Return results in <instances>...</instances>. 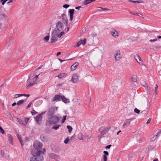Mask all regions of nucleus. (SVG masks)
Returning a JSON list of instances; mask_svg holds the SVG:
<instances>
[{"label": "nucleus", "mask_w": 161, "mask_h": 161, "mask_svg": "<svg viewBox=\"0 0 161 161\" xmlns=\"http://www.w3.org/2000/svg\"><path fill=\"white\" fill-rule=\"evenodd\" d=\"M48 119L46 121V125L47 126H50L51 125L56 124L59 121V118L56 115L48 117Z\"/></svg>", "instance_id": "1"}, {"label": "nucleus", "mask_w": 161, "mask_h": 161, "mask_svg": "<svg viewBox=\"0 0 161 161\" xmlns=\"http://www.w3.org/2000/svg\"><path fill=\"white\" fill-rule=\"evenodd\" d=\"M33 146L35 148V149L33 150L32 151H35L36 153L39 152L40 155L42 154H43L45 152L46 150L44 148L43 149V151L41 150L42 147V144L38 141H34L33 143Z\"/></svg>", "instance_id": "2"}, {"label": "nucleus", "mask_w": 161, "mask_h": 161, "mask_svg": "<svg viewBox=\"0 0 161 161\" xmlns=\"http://www.w3.org/2000/svg\"><path fill=\"white\" fill-rule=\"evenodd\" d=\"M39 152L37 153L35 151H32L31 154L33 156L30 158V161H43V157L39 155Z\"/></svg>", "instance_id": "3"}, {"label": "nucleus", "mask_w": 161, "mask_h": 161, "mask_svg": "<svg viewBox=\"0 0 161 161\" xmlns=\"http://www.w3.org/2000/svg\"><path fill=\"white\" fill-rule=\"evenodd\" d=\"M0 154L2 157L5 159H8L10 157L8 154V152L7 150L5 147H3V149L1 151Z\"/></svg>", "instance_id": "4"}, {"label": "nucleus", "mask_w": 161, "mask_h": 161, "mask_svg": "<svg viewBox=\"0 0 161 161\" xmlns=\"http://www.w3.org/2000/svg\"><path fill=\"white\" fill-rule=\"evenodd\" d=\"M52 37L51 38V43H53L57 41V38L58 37V33L56 30H54L52 32Z\"/></svg>", "instance_id": "5"}, {"label": "nucleus", "mask_w": 161, "mask_h": 161, "mask_svg": "<svg viewBox=\"0 0 161 161\" xmlns=\"http://www.w3.org/2000/svg\"><path fill=\"white\" fill-rule=\"evenodd\" d=\"M36 78L34 77L32 80L30 79V78L28 79L27 82H28L29 84L27 86V89L29 88L30 87L34 86L36 84Z\"/></svg>", "instance_id": "6"}, {"label": "nucleus", "mask_w": 161, "mask_h": 161, "mask_svg": "<svg viewBox=\"0 0 161 161\" xmlns=\"http://www.w3.org/2000/svg\"><path fill=\"white\" fill-rule=\"evenodd\" d=\"M58 107H51L49 108L48 111V117L53 115L56 111H57Z\"/></svg>", "instance_id": "7"}, {"label": "nucleus", "mask_w": 161, "mask_h": 161, "mask_svg": "<svg viewBox=\"0 0 161 161\" xmlns=\"http://www.w3.org/2000/svg\"><path fill=\"white\" fill-rule=\"evenodd\" d=\"M56 27L57 30L60 31H62L64 29V25L62 22L58 21L56 24Z\"/></svg>", "instance_id": "8"}, {"label": "nucleus", "mask_w": 161, "mask_h": 161, "mask_svg": "<svg viewBox=\"0 0 161 161\" xmlns=\"http://www.w3.org/2000/svg\"><path fill=\"white\" fill-rule=\"evenodd\" d=\"M34 119L38 125H40L41 124L42 119V116H41L40 115H38L34 118Z\"/></svg>", "instance_id": "9"}, {"label": "nucleus", "mask_w": 161, "mask_h": 161, "mask_svg": "<svg viewBox=\"0 0 161 161\" xmlns=\"http://www.w3.org/2000/svg\"><path fill=\"white\" fill-rule=\"evenodd\" d=\"M79 76L77 74H74L73 75L71 81L73 83H77L78 81Z\"/></svg>", "instance_id": "10"}, {"label": "nucleus", "mask_w": 161, "mask_h": 161, "mask_svg": "<svg viewBox=\"0 0 161 161\" xmlns=\"http://www.w3.org/2000/svg\"><path fill=\"white\" fill-rule=\"evenodd\" d=\"M115 60L117 61L119 60L121 58V55L120 54V51H117L114 54Z\"/></svg>", "instance_id": "11"}, {"label": "nucleus", "mask_w": 161, "mask_h": 161, "mask_svg": "<svg viewBox=\"0 0 161 161\" xmlns=\"http://www.w3.org/2000/svg\"><path fill=\"white\" fill-rule=\"evenodd\" d=\"M62 95L59 94L56 95L53 98L52 101L55 102L56 101H59L61 99Z\"/></svg>", "instance_id": "12"}, {"label": "nucleus", "mask_w": 161, "mask_h": 161, "mask_svg": "<svg viewBox=\"0 0 161 161\" xmlns=\"http://www.w3.org/2000/svg\"><path fill=\"white\" fill-rule=\"evenodd\" d=\"M62 18L63 22L64 24L67 25L68 23V20L67 19L66 14H63L61 15Z\"/></svg>", "instance_id": "13"}, {"label": "nucleus", "mask_w": 161, "mask_h": 161, "mask_svg": "<svg viewBox=\"0 0 161 161\" xmlns=\"http://www.w3.org/2000/svg\"><path fill=\"white\" fill-rule=\"evenodd\" d=\"M110 32L111 35L114 38H116L119 36V33L115 30H112Z\"/></svg>", "instance_id": "14"}, {"label": "nucleus", "mask_w": 161, "mask_h": 161, "mask_svg": "<svg viewBox=\"0 0 161 161\" xmlns=\"http://www.w3.org/2000/svg\"><path fill=\"white\" fill-rule=\"evenodd\" d=\"M132 119H126L125 120L124 123L123 125V127H125V126L129 125L131 121L132 120Z\"/></svg>", "instance_id": "15"}, {"label": "nucleus", "mask_w": 161, "mask_h": 161, "mask_svg": "<svg viewBox=\"0 0 161 161\" xmlns=\"http://www.w3.org/2000/svg\"><path fill=\"white\" fill-rule=\"evenodd\" d=\"M48 156L50 158L57 159L59 158V156L56 154L53 153H50L49 154Z\"/></svg>", "instance_id": "16"}, {"label": "nucleus", "mask_w": 161, "mask_h": 161, "mask_svg": "<svg viewBox=\"0 0 161 161\" xmlns=\"http://www.w3.org/2000/svg\"><path fill=\"white\" fill-rule=\"evenodd\" d=\"M110 129V127H107L105 128L103 131L100 132L101 136H103Z\"/></svg>", "instance_id": "17"}, {"label": "nucleus", "mask_w": 161, "mask_h": 161, "mask_svg": "<svg viewBox=\"0 0 161 161\" xmlns=\"http://www.w3.org/2000/svg\"><path fill=\"white\" fill-rule=\"evenodd\" d=\"M74 10H75L74 9H69V13L70 14L69 20L70 21H72L73 20Z\"/></svg>", "instance_id": "18"}, {"label": "nucleus", "mask_w": 161, "mask_h": 161, "mask_svg": "<svg viewBox=\"0 0 161 161\" xmlns=\"http://www.w3.org/2000/svg\"><path fill=\"white\" fill-rule=\"evenodd\" d=\"M79 64L78 62H75L71 66V70L72 71L75 70L77 68V67L79 65Z\"/></svg>", "instance_id": "19"}, {"label": "nucleus", "mask_w": 161, "mask_h": 161, "mask_svg": "<svg viewBox=\"0 0 161 161\" xmlns=\"http://www.w3.org/2000/svg\"><path fill=\"white\" fill-rule=\"evenodd\" d=\"M63 102L65 103L69 102V99L66 98L64 95H62L61 99Z\"/></svg>", "instance_id": "20"}, {"label": "nucleus", "mask_w": 161, "mask_h": 161, "mask_svg": "<svg viewBox=\"0 0 161 161\" xmlns=\"http://www.w3.org/2000/svg\"><path fill=\"white\" fill-rule=\"evenodd\" d=\"M86 43V39H84L83 41L82 40L78 42L76 46L77 47H79L81 44H82L83 45H84Z\"/></svg>", "instance_id": "21"}, {"label": "nucleus", "mask_w": 161, "mask_h": 161, "mask_svg": "<svg viewBox=\"0 0 161 161\" xmlns=\"http://www.w3.org/2000/svg\"><path fill=\"white\" fill-rule=\"evenodd\" d=\"M8 141L12 145L13 144V138L12 136L9 134H8Z\"/></svg>", "instance_id": "22"}, {"label": "nucleus", "mask_w": 161, "mask_h": 161, "mask_svg": "<svg viewBox=\"0 0 161 161\" xmlns=\"http://www.w3.org/2000/svg\"><path fill=\"white\" fill-rule=\"evenodd\" d=\"M134 58L137 62L140 64L138 61H140L141 60V57L139 55H136V56H134Z\"/></svg>", "instance_id": "23"}, {"label": "nucleus", "mask_w": 161, "mask_h": 161, "mask_svg": "<svg viewBox=\"0 0 161 161\" xmlns=\"http://www.w3.org/2000/svg\"><path fill=\"white\" fill-rule=\"evenodd\" d=\"M108 10V8H103L100 7H98L97 9V11L99 12Z\"/></svg>", "instance_id": "24"}, {"label": "nucleus", "mask_w": 161, "mask_h": 161, "mask_svg": "<svg viewBox=\"0 0 161 161\" xmlns=\"http://www.w3.org/2000/svg\"><path fill=\"white\" fill-rule=\"evenodd\" d=\"M95 0H86L83 3V4L84 5H86Z\"/></svg>", "instance_id": "25"}, {"label": "nucleus", "mask_w": 161, "mask_h": 161, "mask_svg": "<svg viewBox=\"0 0 161 161\" xmlns=\"http://www.w3.org/2000/svg\"><path fill=\"white\" fill-rule=\"evenodd\" d=\"M17 121L18 122L19 124L23 125H25V122L21 119L19 118H17Z\"/></svg>", "instance_id": "26"}, {"label": "nucleus", "mask_w": 161, "mask_h": 161, "mask_svg": "<svg viewBox=\"0 0 161 161\" xmlns=\"http://www.w3.org/2000/svg\"><path fill=\"white\" fill-rule=\"evenodd\" d=\"M60 126V125L59 124H55V125L52 127V129L55 130L58 129L59 127Z\"/></svg>", "instance_id": "27"}, {"label": "nucleus", "mask_w": 161, "mask_h": 161, "mask_svg": "<svg viewBox=\"0 0 161 161\" xmlns=\"http://www.w3.org/2000/svg\"><path fill=\"white\" fill-rule=\"evenodd\" d=\"M137 76L136 75H133L131 78L132 81L136 82L137 81Z\"/></svg>", "instance_id": "28"}, {"label": "nucleus", "mask_w": 161, "mask_h": 161, "mask_svg": "<svg viewBox=\"0 0 161 161\" xmlns=\"http://www.w3.org/2000/svg\"><path fill=\"white\" fill-rule=\"evenodd\" d=\"M66 75V73H62L59 74L58 75V77L59 78H62L63 76H64L65 75Z\"/></svg>", "instance_id": "29"}, {"label": "nucleus", "mask_w": 161, "mask_h": 161, "mask_svg": "<svg viewBox=\"0 0 161 161\" xmlns=\"http://www.w3.org/2000/svg\"><path fill=\"white\" fill-rule=\"evenodd\" d=\"M17 138H18L22 146H23V143H22L23 141L21 139V137L18 134L17 135Z\"/></svg>", "instance_id": "30"}, {"label": "nucleus", "mask_w": 161, "mask_h": 161, "mask_svg": "<svg viewBox=\"0 0 161 161\" xmlns=\"http://www.w3.org/2000/svg\"><path fill=\"white\" fill-rule=\"evenodd\" d=\"M24 102V100H21L18 101L17 103V104L18 105H19L22 104Z\"/></svg>", "instance_id": "31"}, {"label": "nucleus", "mask_w": 161, "mask_h": 161, "mask_svg": "<svg viewBox=\"0 0 161 161\" xmlns=\"http://www.w3.org/2000/svg\"><path fill=\"white\" fill-rule=\"evenodd\" d=\"M67 128L68 130V131L69 133H70L72 130V128L71 127V126L70 125H67Z\"/></svg>", "instance_id": "32"}, {"label": "nucleus", "mask_w": 161, "mask_h": 161, "mask_svg": "<svg viewBox=\"0 0 161 161\" xmlns=\"http://www.w3.org/2000/svg\"><path fill=\"white\" fill-rule=\"evenodd\" d=\"M158 138L157 135H156L153 137H152L151 138V140L152 141H154L156 139H157Z\"/></svg>", "instance_id": "33"}, {"label": "nucleus", "mask_w": 161, "mask_h": 161, "mask_svg": "<svg viewBox=\"0 0 161 161\" xmlns=\"http://www.w3.org/2000/svg\"><path fill=\"white\" fill-rule=\"evenodd\" d=\"M49 39V36H47L45 37L44 38V40L46 42H47L48 41Z\"/></svg>", "instance_id": "34"}, {"label": "nucleus", "mask_w": 161, "mask_h": 161, "mask_svg": "<svg viewBox=\"0 0 161 161\" xmlns=\"http://www.w3.org/2000/svg\"><path fill=\"white\" fill-rule=\"evenodd\" d=\"M66 119V116H65V115L64 116H63V119H62V120H61L62 123H64L65 120Z\"/></svg>", "instance_id": "35"}, {"label": "nucleus", "mask_w": 161, "mask_h": 161, "mask_svg": "<svg viewBox=\"0 0 161 161\" xmlns=\"http://www.w3.org/2000/svg\"><path fill=\"white\" fill-rule=\"evenodd\" d=\"M75 135H73V136L71 137L70 138L69 140L71 141H72L74 140L75 139Z\"/></svg>", "instance_id": "36"}, {"label": "nucleus", "mask_w": 161, "mask_h": 161, "mask_svg": "<svg viewBox=\"0 0 161 161\" xmlns=\"http://www.w3.org/2000/svg\"><path fill=\"white\" fill-rule=\"evenodd\" d=\"M134 112L136 113V114H138L140 112V111L137 108H136L134 109Z\"/></svg>", "instance_id": "37"}, {"label": "nucleus", "mask_w": 161, "mask_h": 161, "mask_svg": "<svg viewBox=\"0 0 161 161\" xmlns=\"http://www.w3.org/2000/svg\"><path fill=\"white\" fill-rule=\"evenodd\" d=\"M14 98H17L21 96H22V95L21 94H16L14 95Z\"/></svg>", "instance_id": "38"}, {"label": "nucleus", "mask_w": 161, "mask_h": 161, "mask_svg": "<svg viewBox=\"0 0 161 161\" xmlns=\"http://www.w3.org/2000/svg\"><path fill=\"white\" fill-rule=\"evenodd\" d=\"M32 115H35L36 114H37V112H36L34 109H33L31 112Z\"/></svg>", "instance_id": "39"}, {"label": "nucleus", "mask_w": 161, "mask_h": 161, "mask_svg": "<svg viewBox=\"0 0 161 161\" xmlns=\"http://www.w3.org/2000/svg\"><path fill=\"white\" fill-rule=\"evenodd\" d=\"M29 120V118H25V125H26L27 124Z\"/></svg>", "instance_id": "40"}, {"label": "nucleus", "mask_w": 161, "mask_h": 161, "mask_svg": "<svg viewBox=\"0 0 161 161\" xmlns=\"http://www.w3.org/2000/svg\"><path fill=\"white\" fill-rule=\"evenodd\" d=\"M8 0H1V2L2 5H4L5 3Z\"/></svg>", "instance_id": "41"}, {"label": "nucleus", "mask_w": 161, "mask_h": 161, "mask_svg": "<svg viewBox=\"0 0 161 161\" xmlns=\"http://www.w3.org/2000/svg\"><path fill=\"white\" fill-rule=\"evenodd\" d=\"M64 31L61 32L59 35L58 34V37L60 38V37H61L62 36V35H64Z\"/></svg>", "instance_id": "42"}, {"label": "nucleus", "mask_w": 161, "mask_h": 161, "mask_svg": "<svg viewBox=\"0 0 161 161\" xmlns=\"http://www.w3.org/2000/svg\"><path fill=\"white\" fill-rule=\"evenodd\" d=\"M129 1L131 2L134 3H140L141 2H140V1H132V0H129Z\"/></svg>", "instance_id": "43"}, {"label": "nucleus", "mask_w": 161, "mask_h": 161, "mask_svg": "<svg viewBox=\"0 0 161 161\" xmlns=\"http://www.w3.org/2000/svg\"><path fill=\"white\" fill-rule=\"evenodd\" d=\"M32 103V102H31L28 104V105L26 107V109H28L29 108L30 106H31V104Z\"/></svg>", "instance_id": "44"}, {"label": "nucleus", "mask_w": 161, "mask_h": 161, "mask_svg": "<svg viewBox=\"0 0 161 161\" xmlns=\"http://www.w3.org/2000/svg\"><path fill=\"white\" fill-rule=\"evenodd\" d=\"M0 132L3 134H4L5 133V131L4 130L2 127L0 129Z\"/></svg>", "instance_id": "45"}, {"label": "nucleus", "mask_w": 161, "mask_h": 161, "mask_svg": "<svg viewBox=\"0 0 161 161\" xmlns=\"http://www.w3.org/2000/svg\"><path fill=\"white\" fill-rule=\"evenodd\" d=\"M69 138L68 137H67V138H66V139L64 140V143L66 144H67L68 142H69Z\"/></svg>", "instance_id": "46"}, {"label": "nucleus", "mask_w": 161, "mask_h": 161, "mask_svg": "<svg viewBox=\"0 0 161 161\" xmlns=\"http://www.w3.org/2000/svg\"><path fill=\"white\" fill-rule=\"evenodd\" d=\"M69 5H68V4H64L63 6V7L64 8H68L69 7Z\"/></svg>", "instance_id": "47"}, {"label": "nucleus", "mask_w": 161, "mask_h": 161, "mask_svg": "<svg viewBox=\"0 0 161 161\" xmlns=\"http://www.w3.org/2000/svg\"><path fill=\"white\" fill-rule=\"evenodd\" d=\"M158 40L157 39H151L149 40V42H156Z\"/></svg>", "instance_id": "48"}, {"label": "nucleus", "mask_w": 161, "mask_h": 161, "mask_svg": "<svg viewBox=\"0 0 161 161\" xmlns=\"http://www.w3.org/2000/svg\"><path fill=\"white\" fill-rule=\"evenodd\" d=\"M154 47L155 48V49H159L160 48H161V46H154Z\"/></svg>", "instance_id": "49"}, {"label": "nucleus", "mask_w": 161, "mask_h": 161, "mask_svg": "<svg viewBox=\"0 0 161 161\" xmlns=\"http://www.w3.org/2000/svg\"><path fill=\"white\" fill-rule=\"evenodd\" d=\"M146 89L148 90L147 92L148 93H150V88L148 87V86H146Z\"/></svg>", "instance_id": "50"}, {"label": "nucleus", "mask_w": 161, "mask_h": 161, "mask_svg": "<svg viewBox=\"0 0 161 161\" xmlns=\"http://www.w3.org/2000/svg\"><path fill=\"white\" fill-rule=\"evenodd\" d=\"M103 158L104 161H107V158L106 155H103Z\"/></svg>", "instance_id": "51"}, {"label": "nucleus", "mask_w": 161, "mask_h": 161, "mask_svg": "<svg viewBox=\"0 0 161 161\" xmlns=\"http://www.w3.org/2000/svg\"><path fill=\"white\" fill-rule=\"evenodd\" d=\"M103 153L105 155H108V153L106 151H104Z\"/></svg>", "instance_id": "52"}, {"label": "nucleus", "mask_w": 161, "mask_h": 161, "mask_svg": "<svg viewBox=\"0 0 161 161\" xmlns=\"http://www.w3.org/2000/svg\"><path fill=\"white\" fill-rule=\"evenodd\" d=\"M42 67V65H41L39 67L37 68H36V71H37L39 69H41Z\"/></svg>", "instance_id": "53"}, {"label": "nucleus", "mask_w": 161, "mask_h": 161, "mask_svg": "<svg viewBox=\"0 0 161 161\" xmlns=\"http://www.w3.org/2000/svg\"><path fill=\"white\" fill-rule=\"evenodd\" d=\"M40 138L43 141H44L45 137L44 136H40Z\"/></svg>", "instance_id": "54"}, {"label": "nucleus", "mask_w": 161, "mask_h": 161, "mask_svg": "<svg viewBox=\"0 0 161 161\" xmlns=\"http://www.w3.org/2000/svg\"><path fill=\"white\" fill-rule=\"evenodd\" d=\"M154 46H152V47L149 48V49L150 50H154L155 49V48L154 47Z\"/></svg>", "instance_id": "55"}, {"label": "nucleus", "mask_w": 161, "mask_h": 161, "mask_svg": "<svg viewBox=\"0 0 161 161\" xmlns=\"http://www.w3.org/2000/svg\"><path fill=\"white\" fill-rule=\"evenodd\" d=\"M151 119L149 118L148 119V120L147 121V124H149L151 121Z\"/></svg>", "instance_id": "56"}, {"label": "nucleus", "mask_w": 161, "mask_h": 161, "mask_svg": "<svg viewBox=\"0 0 161 161\" xmlns=\"http://www.w3.org/2000/svg\"><path fill=\"white\" fill-rule=\"evenodd\" d=\"M111 146V145H108V146H106L105 147V148L106 149H109Z\"/></svg>", "instance_id": "57"}, {"label": "nucleus", "mask_w": 161, "mask_h": 161, "mask_svg": "<svg viewBox=\"0 0 161 161\" xmlns=\"http://www.w3.org/2000/svg\"><path fill=\"white\" fill-rule=\"evenodd\" d=\"M133 14L135 15H137L138 16H140L139 15L142 16V15L141 14H138L136 13H134Z\"/></svg>", "instance_id": "58"}, {"label": "nucleus", "mask_w": 161, "mask_h": 161, "mask_svg": "<svg viewBox=\"0 0 161 161\" xmlns=\"http://www.w3.org/2000/svg\"><path fill=\"white\" fill-rule=\"evenodd\" d=\"M46 113V111L42 112L41 114H39L38 115H40L41 116H42V115H43L44 114H45Z\"/></svg>", "instance_id": "59"}, {"label": "nucleus", "mask_w": 161, "mask_h": 161, "mask_svg": "<svg viewBox=\"0 0 161 161\" xmlns=\"http://www.w3.org/2000/svg\"><path fill=\"white\" fill-rule=\"evenodd\" d=\"M81 8V6H79L78 7H76L75 8L76 9H78V10H79V9Z\"/></svg>", "instance_id": "60"}, {"label": "nucleus", "mask_w": 161, "mask_h": 161, "mask_svg": "<svg viewBox=\"0 0 161 161\" xmlns=\"http://www.w3.org/2000/svg\"><path fill=\"white\" fill-rule=\"evenodd\" d=\"M158 85H157V84H156V87H155V91H157V90L158 89Z\"/></svg>", "instance_id": "61"}, {"label": "nucleus", "mask_w": 161, "mask_h": 161, "mask_svg": "<svg viewBox=\"0 0 161 161\" xmlns=\"http://www.w3.org/2000/svg\"><path fill=\"white\" fill-rule=\"evenodd\" d=\"M17 104V103H13L12 104V106H14L15 105H16V104Z\"/></svg>", "instance_id": "62"}, {"label": "nucleus", "mask_w": 161, "mask_h": 161, "mask_svg": "<svg viewBox=\"0 0 161 161\" xmlns=\"http://www.w3.org/2000/svg\"><path fill=\"white\" fill-rule=\"evenodd\" d=\"M161 132V131H159L158 133H157V136H158V135L159 134H160Z\"/></svg>", "instance_id": "63"}, {"label": "nucleus", "mask_w": 161, "mask_h": 161, "mask_svg": "<svg viewBox=\"0 0 161 161\" xmlns=\"http://www.w3.org/2000/svg\"><path fill=\"white\" fill-rule=\"evenodd\" d=\"M60 54H61V52H58L57 53L56 55H57V56H58Z\"/></svg>", "instance_id": "64"}]
</instances>
